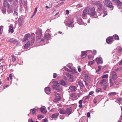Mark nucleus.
<instances>
[{
    "mask_svg": "<svg viewBox=\"0 0 122 122\" xmlns=\"http://www.w3.org/2000/svg\"><path fill=\"white\" fill-rule=\"evenodd\" d=\"M96 13L95 8L93 7L91 8L89 7H87L84 10L82 14V17L84 19H86V15L88 14L89 15L91 16L92 18H96V17H94V16Z\"/></svg>",
    "mask_w": 122,
    "mask_h": 122,
    "instance_id": "nucleus-1",
    "label": "nucleus"
},
{
    "mask_svg": "<svg viewBox=\"0 0 122 122\" xmlns=\"http://www.w3.org/2000/svg\"><path fill=\"white\" fill-rule=\"evenodd\" d=\"M50 34L49 33H46L44 36V38L41 40V41L39 42L41 45H43L48 43V40L50 38Z\"/></svg>",
    "mask_w": 122,
    "mask_h": 122,
    "instance_id": "nucleus-2",
    "label": "nucleus"
},
{
    "mask_svg": "<svg viewBox=\"0 0 122 122\" xmlns=\"http://www.w3.org/2000/svg\"><path fill=\"white\" fill-rule=\"evenodd\" d=\"M73 17L71 16H68L67 21L64 22L66 26L71 27H74V25H73Z\"/></svg>",
    "mask_w": 122,
    "mask_h": 122,
    "instance_id": "nucleus-3",
    "label": "nucleus"
},
{
    "mask_svg": "<svg viewBox=\"0 0 122 122\" xmlns=\"http://www.w3.org/2000/svg\"><path fill=\"white\" fill-rule=\"evenodd\" d=\"M103 3L106 5V6L109 8H112L111 9V10H112L113 9V4L112 3L111 1L110 0H105L103 2Z\"/></svg>",
    "mask_w": 122,
    "mask_h": 122,
    "instance_id": "nucleus-4",
    "label": "nucleus"
},
{
    "mask_svg": "<svg viewBox=\"0 0 122 122\" xmlns=\"http://www.w3.org/2000/svg\"><path fill=\"white\" fill-rule=\"evenodd\" d=\"M54 84L52 86L54 89H55L58 92L61 91L62 88L60 87V86L57 81L53 82Z\"/></svg>",
    "mask_w": 122,
    "mask_h": 122,
    "instance_id": "nucleus-5",
    "label": "nucleus"
},
{
    "mask_svg": "<svg viewBox=\"0 0 122 122\" xmlns=\"http://www.w3.org/2000/svg\"><path fill=\"white\" fill-rule=\"evenodd\" d=\"M42 35V30L41 29H39L36 31V35L38 39H40Z\"/></svg>",
    "mask_w": 122,
    "mask_h": 122,
    "instance_id": "nucleus-6",
    "label": "nucleus"
},
{
    "mask_svg": "<svg viewBox=\"0 0 122 122\" xmlns=\"http://www.w3.org/2000/svg\"><path fill=\"white\" fill-rule=\"evenodd\" d=\"M95 60L98 64H103V60L101 57H98L96 58Z\"/></svg>",
    "mask_w": 122,
    "mask_h": 122,
    "instance_id": "nucleus-7",
    "label": "nucleus"
},
{
    "mask_svg": "<svg viewBox=\"0 0 122 122\" xmlns=\"http://www.w3.org/2000/svg\"><path fill=\"white\" fill-rule=\"evenodd\" d=\"M112 78L114 80H116L117 78V76L115 71H113L111 73Z\"/></svg>",
    "mask_w": 122,
    "mask_h": 122,
    "instance_id": "nucleus-8",
    "label": "nucleus"
},
{
    "mask_svg": "<svg viewBox=\"0 0 122 122\" xmlns=\"http://www.w3.org/2000/svg\"><path fill=\"white\" fill-rule=\"evenodd\" d=\"M77 22L80 25H87L86 23H84V22L82 21V20L81 18H77Z\"/></svg>",
    "mask_w": 122,
    "mask_h": 122,
    "instance_id": "nucleus-9",
    "label": "nucleus"
},
{
    "mask_svg": "<svg viewBox=\"0 0 122 122\" xmlns=\"http://www.w3.org/2000/svg\"><path fill=\"white\" fill-rule=\"evenodd\" d=\"M113 38L112 37H109L106 40L107 43L108 44H111L113 41Z\"/></svg>",
    "mask_w": 122,
    "mask_h": 122,
    "instance_id": "nucleus-10",
    "label": "nucleus"
},
{
    "mask_svg": "<svg viewBox=\"0 0 122 122\" xmlns=\"http://www.w3.org/2000/svg\"><path fill=\"white\" fill-rule=\"evenodd\" d=\"M69 89L70 92H75L77 90V87L75 86H71L69 87Z\"/></svg>",
    "mask_w": 122,
    "mask_h": 122,
    "instance_id": "nucleus-11",
    "label": "nucleus"
},
{
    "mask_svg": "<svg viewBox=\"0 0 122 122\" xmlns=\"http://www.w3.org/2000/svg\"><path fill=\"white\" fill-rule=\"evenodd\" d=\"M30 37V35L29 34H27L24 36L23 38L22 39L23 41L25 42Z\"/></svg>",
    "mask_w": 122,
    "mask_h": 122,
    "instance_id": "nucleus-12",
    "label": "nucleus"
},
{
    "mask_svg": "<svg viewBox=\"0 0 122 122\" xmlns=\"http://www.w3.org/2000/svg\"><path fill=\"white\" fill-rule=\"evenodd\" d=\"M45 91L46 93L48 95H50L51 92L50 88L49 87H46L45 88Z\"/></svg>",
    "mask_w": 122,
    "mask_h": 122,
    "instance_id": "nucleus-13",
    "label": "nucleus"
},
{
    "mask_svg": "<svg viewBox=\"0 0 122 122\" xmlns=\"http://www.w3.org/2000/svg\"><path fill=\"white\" fill-rule=\"evenodd\" d=\"M107 82V81L106 79H103L101 80L100 82V84L101 86H103L105 85Z\"/></svg>",
    "mask_w": 122,
    "mask_h": 122,
    "instance_id": "nucleus-14",
    "label": "nucleus"
},
{
    "mask_svg": "<svg viewBox=\"0 0 122 122\" xmlns=\"http://www.w3.org/2000/svg\"><path fill=\"white\" fill-rule=\"evenodd\" d=\"M114 1L115 3L117 6H120L122 4V2H120L119 0H112Z\"/></svg>",
    "mask_w": 122,
    "mask_h": 122,
    "instance_id": "nucleus-15",
    "label": "nucleus"
},
{
    "mask_svg": "<svg viewBox=\"0 0 122 122\" xmlns=\"http://www.w3.org/2000/svg\"><path fill=\"white\" fill-rule=\"evenodd\" d=\"M72 111L71 108H68L65 111V114H67L69 115L71 113Z\"/></svg>",
    "mask_w": 122,
    "mask_h": 122,
    "instance_id": "nucleus-16",
    "label": "nucleus"
},
{
    "mask_svg": "<svg viewBox=\"0 0 122 122\" xmlns=\"http://www.w3.org/2000/svg\"><path fill=\"white\" fill-rule=\"evenodd\" d=\"M18 24L19 26H21L23 24V18H19L18 20Z\"/></svg>",
    "mask_w": 122,
    "mask_h": 122,
    "instance_id": "nucleus-17",
    "label": "nucleus"
},
{
    "mask_svg": "<svg viewBox=\"0 0 122 122\" xmlns=\"http://www.w3.org/2000/svg\"><path fill=\"white\" fill-rule=\"evenodd\" d=\"M70 96L71 97L75 99H77V95L75 93H71L70 94Z\"/></svg>",
    "mask_w": 122,
    "mask_h": 122,
    "instance_id": "nucleus-18",
    "label": "nucleus"
},
{
    "mask_svg": "<svg viewBox=\"0 0 122 122\" xmlns=\"http://www.w3.org/2000/svg\"><path fill=\"white\" fill-rule=\"evenodd\" d=\"M59 83L63 86H66V83L62 79H61L59 82Z\"/></svg>",
    "mask_w": 122,
    "mask_h": 122,
    "instance_id": "nucleus-19",
    "label": "nucleus"
},
{
    "mask_svg": "<svg viewBox=\"0 0 122 122\" xmlns=\"http://www.w3.org/2000/svg\"><path fill=\"white\" fill-rule=\"evenodd\" d=\"M58 111H59L60 114H65V111L64 109L63 108L61 109L60 108L58 110Z\"/></svg>",
    "mask_w": 122,
    "mask_h": 122,
    "instance_id": "nucleus-20",
    "label": "nucleus"
},
{
    "mask_svg": "<svg viewBox=\"0 0 122 122\" xmlns=\"http://www.w3.org/2000/svg\"><path fill=\"white\" fill-rule=\"evenodd\" d=\"M12 7L10 6L9 5H8V9L7 10V12L8 13H10L12 12Z\"/></svg>",
    "mask_w": 122,
    "mask_h": 122,
    "instance_id": "nucleus-21",
    "label": "nucleus"
},
{
    "mask_svg": "<svg viewBox=\"0 0 122 122\" xmlns=\"http://www.w3.org/2000/svg\"><path fill=\"white\" fill-rule=\"evenodd\" d=\"M41 112L44 114H45L47 112V110L46 108H40Z\"/></svg>",
    "mask_w": 122,
    "mask_h": 122,
    "instance_id": "nucleus-22",
    "label": "nucleus"
},
{
    "mask_svg": "<svg viewBox=\"0 0 122 122\" xmlns=\"http://www.w3.org/2000/svg\"><path fill=\"white\" fill-rule=\"evenodd\" d=\"M13 26V25L11 24L10 25L9 27V32L11 33H13L14 32Z\"/></svg>",
    "mask_w": 122,
    "mask_h": 122,
    "instance_id": "nucleus-23",
    "label": "nucleus"
},
{
    "mask_svg": "<svg viewBox=\"0 0 122 122\" xmlns=\"http://www.w3.org/2000/svg\"><path fill=\"white\" fill-rule=\"evenodd\" d=\"M1 11L4 14H5L6 13V8L5 6L2 7Z\"/></svg>",
    "mask_w": 122,
    "mask_h": 122,
    "instance_id": "nucleus-24",
    "label": "nucleus"
},
{
    "mask_svg": "<svg viewBox=\"0 0 122 122\" xmlns=\"http://www.w3.org/2000/svg\"><path fill=\"white\" fill-rule=\"evenodd\" d=\"M78 85L80 86L81 88L82 87L84 86L83 81H80L79 82H78Z\"/></svg>",
    "mask_w": 122,
    "mask_h": 122,
    "instance_id": "nucleus-25",
    "label": "nucleus"
},
{
    "mask_svg": "<svg viewBox=\"0 0 122 122\" xmlns=\"http://www.w3.org/2000/svg\"><path fill=\"white\" fill-rule=\"evenodd\" d=\"M87 51H81V58H83L84 57L83 56H86L87 55Z\"/></svg>",
    "mask_w": 122,
    "mask_h": 122,
    "instance_id": "nucleus-26",
    "label": "nucleus"
},
{
    "mask_svg": "<svg viewBox=\"0 0 122 122\" xmlns=\"http://www.w3.org/2000/svg\"><path fill=\"white\" fill-rule=\"evenodd\" d=\"M59 115V114L58 113H55L52 115L51 117L52 118H56Z\"/></svg>",
    "mask_w": 122,
    "mask_h": 122,
    "instance_id": "nucleus-27",
    "label": "nucleus"
},
{
    "mask_svg": "<svg viewBox=\"0 0 122 122\" xmlns=\"http://www.w3.org/2000/svg\"><path fill=\"white\" fill-rule=\"evenodd\" d=\"M61 99V97L60 96H56L54 100V101L55 102H57L60 100Z\"/></svg>",
    "mask_w": 122,
    "mask_h": 122,
    "instance_id": "nucleus-28",
    "label": "nucleus"
},
{
    "mask_svg": "<svg viewBox=\"0 0 122 122\" xmlns=\"http://www.w3.org/2000/svg\"><path fill=\"white\" fill-rule=\"evenodd\" d=\"M14 15L16 17H15V19H16L18 18L17 16H18V10H17L15 9L14 11Z\"/></svg>",
    "mask_w": 122,
    "mask_h": 122,
    "instance_id": "nucleus-29",
    "label": "nucleus"
},
{
    "mask_svg": "<svg viewBox=\"0 0 122 122\" xmlns=\"http://www.w3.org/2000/svg\"><path fill=\"white\" fill-rule=\"evenodd\" d=\"M117 95V93L115 92H110L108 94V95L111 96H115Z\"/></svg>",
    "mask_w": 122,
    "mask_h": 122,
    "instance_id": "nucleus-30",
    "label": "nucleus"
},
{
    "mask_svg": "<svg viewBox=\"0 0 122 122\" xmlns=\"http://www.w3.org/2000/svg\"><path fill=\"white\" fill-rule=\"evenodd\" d=\"M31 46L30 44V42L28 41L25 44L24 47L25 49H27L29 46Z\"/></svg>",
    "mask_w": 122,
    "mask_h": 122,
    "instance_id": "nucleus-31",
    "label": "nucleus"
},
{
    "mask_svg": "<svg viewBox=\"0 0 122 122\" xmlns=\"http://www.w3.org/2000/svg\"><path fill=\"white\" fill-rule=\"evenodd\" d=\"M31 110L32 111V114L33 115H36V109L35 108L31 109L30 110V112H31Z\"/></svg>",
    "mask_w": 122,
    "mask_h": 122,
    "instance_id": "nucleus-32",
    "label": "nucleus"
},
{
    "mask_svg": "<svg viewBox=\"0 0 122 122\" xmlns=\"http://www.w3.org/2000/svg\"><path fill=\"white\" fill-rule=\"evenodd\" d=\"M35 39L34 37H33L31 41V42L30 43V46H31L34 43V42L35 41Z\"/></svg>",
    "mask_w": 122,
    "mask_h": 122,
    "instance_id": "nucleus-33",
    "label": "nucleus"
},
{
    "mask_svg": "<svg viewBox=\"0 0 122 122\" xmlns=\"http://www.w3.org/2000/svg\"><path fill=\"white\" fill-rule=\"evenodd\" d=\"M113 37L115 40H119V39L118 36L117 34H115L113 36Z\"/></svg>",
    "mask_w": 122,
    "mask_h": 122,
    "instance_id": "nucleus-34",
    "label": "nucleus"
},
{
    "mask_svg": "<svg viewBox=\"0 0 122 122\" xmlns=\"http://www.w3.org/2000/svg\"><path fill=\"white\" fill-rule=\"evenodd\" d=\"M85 79L86 80H90V77L89 76H88V75L86 74L85 75Z\"/></svg>",
    "mask_w": 122,
    "mask_h": 122,
    "instance_id": "nucleus-35",
    "label": "nucleus"
},
{
    "mask_svg": "<svg viewBox=\"0 0 122 122\" xmlns=\"http://www.w3.org/2000/svg\"><path fill=\"white\" fill-rule=\"evenodd\" d=\"M108 75L107 74L106 75H103L101 77V78H108Z\"/></svg>",
    "mask_w": 122,
    "mask_h": 122,
    "instance_id": "nucleus-36",
    "label": "nucleus"
},
{
    "mask_svg": "<svg viewBox=\"0 0 122 122\" xmlns=\"http://www.w3.org/2000/svg\"><path fill=\"white\" fill-rule=\"evenodd\" d=\"M18 0H13V3L15 5H16L18 3Z\"/></svg>",
    "mask_w": 122,
    "mask_h": 122,
    "instance_id": "nucleus-37",
    "label": "nucleus"
},
{
    "mask_svg": "<svg viewBox=\"0 0 122 122\" xmlns=\"http://www.w3.org/2000/svg\"><path fill=\"white\" fill-rule=\"evenodd\" d=\"M95 60L92 61H90L89 62L88 64V65H91L93 64L95 62Z\"/></svg>",
    "mask_w": 122,
    "mask_h": 122,
    "instance_id": "nucleus-38",
    "label": "nucleus"
},
{
    "mask_svg": "<svg viewBox=\"0 0 122 122\" xmlns=\"http://www.w3.org/2000/svg\"><path fill=\"white\" fill-rule=\"evenodd\" d=\"M69 81L70 82H72L74 81L73 76H70L69 78Z\"/></svg>",
    "mask_w": 122,
    "mask_h": 122,
    "instance_id": "nucleus-39",
    "label": "nucleus"
},
{
    "mask_svg": "<svg viewBox=\"0 0 122 122\" xmlns=\"http://www.w3.org/2000/svg\"><path fill=\"white\" fill-rule=\"evenodd\" d=\"M3 27V26H0V34H2V33Z\"/></svg>",
    "mask_w": 122,
    "mask_h": 122,
    "instance_id": "nucleus-40",
    "label": "nucleus"
},
{
    "mask_svg": "<svg viewBox=\"0 0 122 122\" xmlns=\"http://www.w3.org/2000/svg\"><path fill=\"white\" fill-rule=\"evenodd\" d=\"M102 5L101 3L98 6V10H102Z\"/></svg>",
    "mask_w": 122,
    "mask_h": 122,
    "instance_id": "nucleus-41",
    "label": "nucleus"
},
{
    "mask_svg": "<svg viewBox=\"0 0 122 122\" xmlns=\"http://www.w3.org/2000/svg\"><path fill=\"white\" fill-rule=\"evenodd\" d=\"M12 61L14 62L16 60V57L14 55H12Z\"/></svg>",
    "mask_w": 122,
    "mask_h": 122,
    "instance_id": "nucleus-42",
    "label": "nucleus"
},
{
    "mask_svg": "<svg viewBox=\"0 0 122 122\" xmlns=\"http://www.w3.org/2000/svg\"><path fill=\"white\" fill-rule=\"evenodd\" d=\"M14 39L13 38H10L9 39H8L7 40L8 42H10V43H13V41Z\"/></svg>",
    "mask_w": 122,
    "mask_h": 122,
    "instance_id": "nucleus-43",
    "label": "nucleus"
},
{
    "mask_svg": "<svg viewBox=\"0 0 122 122\" xmlns=\"http://www.w3.org/2000/svg\"><path fill=\"white\" fill-rule=\"evenodd\" d=\"M102 91V88H99L96 89V92H100Z\"/></svg>",
    "mask_w": 122,
    "mask_h": 122,
    "instance_id": "nucleus-44",
    "label": "nucleus"
},
{
    "mask_svg": "<svg viewBox=\"0 0 122 122\" xmlns=\"http://www.w3.org/2000/svg\"><path fill=\"white\" fill-rule=\"evenodd\" d=\"M101 4L100 2L99 1L96 2H95V5L96 6L98 7Z\"/></svg>",
    "mask_w": 122,
    "mask_h": 122,
    "instance_id": "nucleus-45",
    "label": "nucleus"
},
{
    "mask_svg": "<svg viewBox=\"0 0 122 122\" xmlns=\"http://www.w3.org/2000/svg\"><path fill=\"white\" fill-rule=\"evenodd\" d=\"M103 13L104 14V15L102 16L103 17L104 16H105L107 15V10H104L103 11Z\"/></svg>",
    "mask_w": 122,
    "mask_h": 122,
    "instance_id": "nucleus-46",
    "label": "nucleus"
},
{
    "mask_svg": "<svg viewBox=\"0 0 122 122\" xmlns=\"http://www.w3.org/2000/svg\"><path fill=\"white\" fill-rule=\"evenodd\" d=\"M110 86L111 87L113 86L114 84L112 81L111 78L110 80Z\"/></svg>",
    "mask_w": 122,
    "mask_h": 122,
    "instance_id": "nucleus-47",
    "label": "nucleus"
},
{
    "mask_svg": "<svg viewBox=\"0 0 122 122\" xmlns=\"http://www.w3.org/2000/svg\"><path fill=\"white\" fill-rule=\"evenodd\" d=\"M103 86V88L104 90H106V89L107 88L108 86V85L107 84L106 85H105Z\"/></svg>",
    "mask_w": 122,
    "mask_h": 122,
    "instance_id": "nucleus-48",
    "label": "nucleus"
},
{
    "mask_svg": "<svg viewBox=\"0 0 122 122\" xmlns=\"http://www.w3.org/2000/svg\"><path fill=\"white\" fill-rule=\"evenodd\" d=\"M67 66L69 68L72 70V66L71 64H68L67 65Z\"/></svg>",
    "mask_w": 122,
    "mask_h": 122,
    "instance_id": "nucleus-49",
    "label": "nucleus"
},
{
    "mask_svg": "<svg viewBox=\"0 0 122 122\" xmlns=\"http://www.w3.org/2000/svg\"><path fill=\"white\" fill-rule=\"evenodd\" d=\"M5 61V60L3 59H0V64H3V63H4Z\"/></svg>",
    "mask_w": 122,
    "mask_h": 122,
    "instance_id": "nucleus-50",
    "label": "nucleus"
},
{
    "mask_svg": "<svg viewBox=\"0 0 122 122\" xmlns=\"http://www.w3.org/2000/svg\"><path fill=\"white\" fill-rule=\"evenodd\" d=\"M4 4H5V2H6L7 3L8 2H10V3H11L12 2L13 0H4Z\"/></svg>",
    "mask_w": 122,
    "mask_h": 122,
    "instance_id": "nucleus-51",
    "label": "nucleus"
},
{
    "mask_svg": "<svg viewBox=\"0 0 122 122\" xmlns=\"http://www.w3.org/2000/svg\"><path fill=\"white\" fill-rule=\"evenodd\" d=\"M3 71V66L1 65L0 66V72H1Z\"/></svg>",
    "mask_w": 122,
    "mask_h": 122,
    "instance_id": "nucleus-52",
    "label": "nucleus"
},
{
    "mask_svg": "<svg viewBox=\"0 0 122 122\" xmlns=\"http://www.w3.org/2000/svg\"><path fill=\"white\" fill-rule=\"evenodd\" d=\"M23 1H22V0H20V6H22L23 5Z\"/></svg>",
    "mask_w": 122,
    "mask_h": 122,
    "instance_id": "nucleus-53",
    "label": "nucleus"
},
{
    "mask_svg": "<svg viewBox=\"0 0 122 122\" xmlns=\"http://www.w3.org/2000/svg\"><path fill=\"white\" fill-rule=\"evenodd\" d=\"M38 117L39 118H43L44 117V116L41 115L39 114L38 116Z\"/></svg>",
    "mask_w": 122,
    "mask_h": 122,
    "instance_id": "nucleus-54",
    "label": "nucleus"
},
{
    "mask_svg": "<svg viewBox=\"0 0 122 122\" xmlns=\"http://www.w3.org/2000/svg\"><path fill=\"white\" fill-rule=\"evenodd\" d=\"M90 97V96L89 95L85 96L84 97L85 98V100H86L87 99H89V98Z\"/></svg>",
    "mask_w": 122,
    "mask_h": 122,
    "instance_id": "nucleus-55",
    "label": "nucleus"
},
{
    "mask_svg": "<svg viewBox=\"0 0 122 122\" xmlns=\"http://www.w3.org/2000/svg\"><path fill=\"white\" fill-rule=\"evenodd\" d=\"M78 70L79 72H80L81 71V69L80 68V66H78L77 67Z\"/></svg>",
    "mask_w": 122,
    "mask_h": 122,
    "instance_id": "nucleus-56",
    "label": "nucleus"
},
{
    "mask_svg": "<svg viewBox=\"0 0 122 122\" xmlns=\"http://www.w3.org/2000/svg\"><path fill=\"white\" fill-rule=\"evenodd\" d=\"M57 76V74L56 73H53V77L54 78H56Z\"/></svg>",
    "mask_w": 122,
    "mask_h": 122,
    "instance_id": "nucleus-57",
    "label": "nucleus"
},
{
    "mask_svg": "<svg viewBox=\"0 0 122 122\" xmlns=\"http://www.w3.org/2000/svg\"><path fill=\"white\" fill-rule=\"evenodd\" d=\"M122 100V99L121 98L118 97L117 99V100L119 102L121 101Z\"/></svg>",
    "mask_w": 122,
    "mask_h": 122,
    "instance_id": "nucleus-58",
    "label": "nucleus"
},
{
    "mask_svg": "<svg viewBox=\"0 0 122 122\" xmlns=\"http://www.w3.org/2000/svg\"><path fill=\"white\" fill-rule=\"evenodd\" d=\"M55 94L56 97V96H60V95L59 93L56 92H55Z\"/></svg>",
    "mask_w": 122,
    "mask_h": 122,
    "instance_id": "nucleus-59",
    "label": "nucleus"
},
{
    "mask_svg": "<svg viewBox=\"0 0 122 122\" xmlns=\"http://www.w3.org/2000/svg\"><path fill=\"white\" fill-rule=\"evenodd\" d=\"M93 102L95 104H96L97 103V100L96 99L94 98L93 100Z\"/></svg>",
    "mask_w": 122,
    "mask_h": 122,
    "instance_id": "nucleus-60",
    "label": "nucleus"
},
{
    "mask_svg": "<svg viewBox=\"0 0 122 122\" xmlns=\"http://www.w3.org/2000/svg\"><path fill=\"white\" fill-rule=\"evenodd\" d=\"M83 82L84 84H85L86 85V86H87L88 85V84L87 83L86 81L84 80H83Z\"/></svg>",
    "mask_w": 122,
    "mask_h": 122,
    "instance_id": "nucleus-61",
    "label": "nucleus"
},
{
    "mask_svg": "<svg viewBox=\"0 0 122 122\" xmlns=\"http://www.w3.org/2000/svg\"><path fill=\"white\" fill-rule=\"evenodd\" d=\"M42 122H48V120L46 119H45Z\"/></svg>",
    "mask_w": 122,
    "mask_h": 122,
    "instance_id": "nucleus-62",
    "label": "nucleus"
},
{
    "mask_svg": "<svg viewBox=\"0 0 122 122\" xmlns=\"http://www.w3.org/2000/svg\"><path fill=\"white\" fill-rule=\"evenodd\" d=\"M82 100H80L78 102V103L80 104H82Z\"/></svg>",
    "mask_w": 122,
    "mask_h": 122,
    "instance_id": "nucleus-63",
    "label": "nucleus"
},
{
    "mask_svg": "<svg viewBox=\"0 0 122 122\" xmlns=\"http://www.w3.org/2000/svg\"><path fill=\"white\" fill-rule=\"evenodd\" d=\"M28 122H34L32 119H29L28 120Z\"/></svg>",
    "mask_w": 122,
    "mask_h": 122,
    "instance_id": "nucleus-64",
    "label": "nucleus"
}]
</instances>
